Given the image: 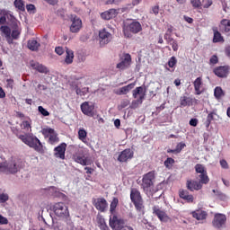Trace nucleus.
<instances>
[{"instance_id": "9", "label": "nucleus", "mask_w": 230, "mask_h": 230, "mask_svg": "<svg viewBox=\"0 0 230 230\" xmlns=\"http://www.w3.org/2000/svg\"><path fill=\"white\" fill-rule=\"evenodd\" d=\"M70 27L69 30L71 33H78L82 30V19L76 15H71L70 17Z\"/></svg>"}, {"instance_id": "63", "label": "nucleus", "mask_w": 230, "mask_h": 230, "mask_svg": "<svg viewBox=\"0 0 230 230\" xmlns=\"http://www.w3.org/2000/svg\"><path fill=\"white\" fill-rule=\"evenodd\" d=\"M152 12L155 15H157L159 13V6L153 7Z\"/></svg>"}, {"instance_id": "54", "label": "nucleus", "mask_w": 230, "mask_h": 230, "mask_svg": "<svg viewBox=\"0 0 230 230\" xmlns=\"http://www.w3.org/2000/svg\"><path fill=\"white\" fill-rule=\"evenodd\" d=\"M53 228L54 230H62L64 229V226H62V223L60 222H53Z\"/></svg>"}, {"instance_id": "30", "label": "nucleus", "mask_w": 230, "mask_h": 230, "mask_svg": "<svg viewBox=\"0 0 230 230\" xmlns=\"http://www.w3.org/2000/svg\"><path fill=\"white\" fill-rule=\"evenodd\" d=\"M75 58V52L71 50L68 48H66V58H65V63L69 65L73 64V60Z\"/></svg>"}, {"instance_id": "40", "label": "nucleus", "mask_w": 230, "mask_h": 230, "mask_svg": "<svg viewBox=\"0 0 230 230\" xmlns=\"http://www.w3.org/2000/svg\"><path fill=\"white\" fill-rule=\"evenodd\" d=\"M224 90H222V87L217 86L214 90V96L217 98V100H220V98H223L225 96Z\"/></svg>"}, {"instance_id": "27", "label": "nucleus", "mask_w": 230, "mask_h": 230, "mask_svg": "<svg viewBox=\"0 0 230 230\" xmlns=\"http://www.w3.org/2000/svg\"><path fill=\"white\" fill-rule=\"evenodd\" d=\"M202 184H205V183L200 182V178H199V181H187V188L190 191H195V190L199 191V190H202Z\"/></svg>"}, {"instance_id": "50", "label": "nucleus", "mask_w": 230, "mask_h": 230, "mask_svg": "<svg viewBox=\"0 0 230 230\" xmlns=\"http://www.w3.org/2000/svg\"><path fill=\"white\" fill-rule=\"evenodd\" d=\"M190 4L193 8H200V6H202V2H200V0H190Z\"/></svg>"}, {"instance_id": "52", "label": "nucleus", "mask_w": 230, "mask_h": 230, "mask_svg": "<svg viewBox=\"0 0 230 230\" xmlns=\"http://www.w3.org/2000/svg\"><path fill=\"white\" fill-rule=\"evenodd\" d=\"M38 111L40 113L42 114V116H49V111H48L46 109H44V107L42 106H39L38 107Z\"/></svg>"}, {"instance_id": "49", "label": "nucleus", "mask_w": 230, "mask_h": 230, "mask_svg": "<svg viewBox=\"0 0 230 230\" xmlns=\"http://www.w3.org/2000/svg\"><path fill=\"white\" fill-rule=\"evenodd\" d=\"M177 65V58L175 57H172L168 61L169 67H175Z\"/></svg>"}, {"instance_id": "35", "label": "nucleus", "mask_w": 230, "mask_h": 230, "mask_svg": "<svg viewBox=\"0 0 230 230\" xmlns=\"http://www.w3.org/2000/svg\"><path fill=\"white\" fill-rule=\"evenodd\" d=\"M180 197L183 200H187V202H193V195L188 194V191L184 190H180Z\"/></svg>"}, {"instance_id": "14", "label": "nucleus", "mask_w": 230, "mask_h": 230, "mask_svg": "<svg viewBox=\"0 0 230 230\" xmlns=\"http://www.w3.org/2000/svg\"><path fill=\"white\" fill-rule=\"evenodd\" d=\"M227 217L224 214H216L213 220V226L217 229L222 228L223 226H226Z\"/></svg>"}, {"instance_id": "8", "label": "nucleus", "mask_w": 230, "mask_h": 230, "mask_svg": "<svg viewBox=\"0 0 230 230\" xmlns=\"http://www.w3.org/2000/svg\"><path fill=\"white\" fill-rule=\"evenodd\" d=\"M110 227L113 230H121L125 226V220H123L121 217L116 216V214H113L110 216Z\"/></svg>"}, {"instance_id": "12", "label": "nucleus", "mask_w": 230, "mask_h": 230, "mask_svg": "<svg viewBox=\"0 0 230 230\" xmlns=\"http://www.w3.org/2000/svg\"><path fill=\"white\" fill-rule=\"evenodd\" d=\"M81 111L85 116L93 118L94 116V103L84 102L81 104Z\"/></svg>"}, {"instance_id": "21", "label": "nucleus", "mask_w": 230, "mask_h": 230, "mask_svg": "<svg viewBox=\"0 0 230 230\" xmlns=\"http://www.w3.org/2000/svg\"><path fill=\"white\" fill-rule=\"evenodd\" d=\"M153 211L161 222H168L170 220V217H168V215H166V212H164V210H161L160 208L155 207L153 208Z\"/></svg>"}, {"instance_id": "15", "label": "nucleus", "mask_w": 230, "mask_h": 230, "mask_svg": "<svg viewBox=\"0 0 230 230\" xmlns=\"http://www.w3.org/2000/svg\"><path fill=\"white\" fill-rule=\"evenodd\" d=\"M214 73L216 76H218L219 78H227V75H229V66H218L214 69Z\"/></svg>"}, {"instance_id": "51", "label": "nucleus", "mask_w": 230, "mask_h": 230, "mask_svg": "<svg viewBox=\"0 0 230 230\" xmlns=\"http://www.w3.org/2000/svg\"><path fill=\"white\" fill-rule=\"evenodd\" d=\"M169 44L172 46L173 51L179 50V43H177V40L172 39V40Z\"/></svg>"}, {"instance_id": "45", "label": "nucleus", "mask_w": 230, "mask_h": 230, "mask_svg": "<svg viewBox=\"0 0 230 230\" xmlns=\"http://www.w3.org/2000/svg\"><path fill=\"white\" fill-rule=\"evenodd\" d=\"M143 103V99H137L131 102V109H137Z\"/></svg>"}, {"instance_id": "25", "label": "nucleus", "mask_w": 230, "mask_h": 230, "mask_svg": "<svg viewBox=\"0 0 230 230\" xmlns=\"http://www.w3.org/2000/svg\"><path fill=\"white\" fill-rule=\"evenodd\" d=\"M191 215L196 220H206V218H208V212L202 209L192 211Z\"/></svg>"}, {"instance_id": "60", "label": "nucleus", "mask_w": 230, "mask_h": 230, "mask_svg": "<svg viewBox=\"0 0 230 230\" xmlns=\"http://www.w3.org/2000/svg\"><path fill=\"white\" fill-rule=\"evenodd\" d=\"M209 62L210 64H213V65L218 64V58L216 55H214L210 58Z\"/></svg>"}, {"instance_id": "38", "label": "nucleus", "mask_w": 230, "mask_h": 230, "mask_svg": "<svg viewBox=\"0 0 230 230\" xmlns=\"http://www.w3.org/2000/svg\"><path fill=\"white\" fill-rule=\"evenodd\" d=\"M19 24H21V22H18V24L15 26L13 25H10L11 28H13V31H12V37L13 39H19V35H21V30L19 29Z\"/></svg>"}, {"instance_id": "19", "label": "nucleus", "mask_w": 230, "mask_h": 230, "mask_svg": "<svg viewBox=\"0 0 230 230\" xmlns=\"http://www.w3.org/2000/svg\"><path fill=\"white\" fill-rule=\"evenodd\" d=\"M194 91L196 94L200 95L204 93V84H202V77H198L193 82Z\"/></svg>"}, {"instance_id": "34", "label": "nucleus", "mask_w": 230, "mask_h": 230, "mask_svg": "<svg viewBox=\"0 0 230 230\" xmlns=\"http://www.w3.org/2000/svg\"><path fill=\"white\" fill-rule=\"evenodd\" d=\"M97 224L101 230H109V226L105 223V218L102 216L97 217Z\"/></svg>"}, {"instance_id": "28", "label": "nucleus", "mask_w": 230, "mask_h": 230, "mask_svg": "<svg viewBox=\"0 0 230 230\" xmlns=\"http://www.w3.org/2000/svg\"><path fill=\"white\" fill-rule=\"evenodd\" d=\"M31 66L32 67V69H35L39 73H45V74L48 73V68L44 66V65L40 64L38 62L31 61Z\"/></svg>"}, {"instance_id": "56", "label": "nucleus", "mask_w": 230, "mask_h": 230, "mask_svg": "<svg viewBox=\"0 0 230 230\" xmlns=\"http://www.w3.org/2000/svg\"><path fill=\"white\" fill-rule=\"evenodd\" d=\"M219 163H220V166H221L222 168H224V170L229 169V164H227V161H226L225 159L220 160Z\"/></svg>"}, {"instance_id": "4", "label": "nucleus", "mask_w": 230, "mask_h": 230, "mask_svg": "<svg viewBox=\"0 0 230 230\" xmlns=\"http://www.w3.org/2000/svg\"><path fill=\"white\" fill-rule=\"evenodd\" d=\"M53 213L58 218L69 220V208L64 202H58L52 207Z\"/></svg>"}, {"instance_id": "18", "label": "nucleus", "mask_w": 230, "mask_h": 230, "mask_svg": "<svg viewBox=\"0 0 230 230\" xmlns=\"http://www.w3.org/2000/svg\"><path fill=\"white\" fill-rule=\"evenodd\" d=\"M136 86V84L132 83L126 86L120 87L117 90H114V93L118 94V96H121L123 94H128L130 91H132V88Z\"/></svg>"}, {"instance_id": "42", "label": "nucleus", "mask_w": 230, "mask_h": 230, "mask_svg": "<svg viewBox=\"0 0 230 230\" xmlns=\"http://www.w3.org/2000/svg\"><path fill=\"white\" fill-rule=\"evenodd\" d=\"M221 27L223 28L224 31L226 32L230 31V21L226 19L222 20Z\"/></svg>"}, {"instance_id": "39", "label": "nucleus", "mask_w": 230, "mask_h": 230, "mask_svg": "<svg viewBox=\"0 0 230 230\" xmlns=\"http://www.w3.org/2000/svg\"><path fill=\"white\" fill-rule=\"evenodd\" d=\"M119 203V200L118 199V198H113L110 205V213H111V215H115L114 213H116V208H118Z\"/></svg>"}, {"instance_id": "31", "label": "nucleus", "mask_w": 230, "mask_h": 230, "mask_svg": "<svg viewBox=\"0 0 230 230\" xmlns=\"http://www.w3.org/2000/svg\"><path fill=\"white\" fill-rule=\"evenodd\" d=\"M28 48L31 51H39V48H40V43L37 41V40H30L27 43Z\"/></svg>"}, {"instance_id": "43", "label": "nucleus", "mask_w": 230, "mask_h": 230, "mask_svg": "<svg viewBox=\"0 0 230 230\" xmlns=\"http://www.w3.org/2000/svg\"><path fill=\"white\" fill-rule=\"evenodd\" d=\"M14 6L18 8V10H21V12H24V2H22V0H15Z\"/></svg>"}, {"instance_id": "53", "label": "nucleus", "mask_w": 230, "mask_h": 230, "mask_svg": "<svg viewBox=\"0 0 230 230\" xmlns=\"http://www.w3.org/2000/svg\"><path fill=\"white\" fill-rule=\"evenodd\" d=\"M128 105H130V101L125 99L121 101L120 105L119 107V109H125V107H128Z\"/></svg>"}, {"instance_id": "32", "label": "nucleus", "mask_w": 230, "mask_h": 230, "mask_svg": "<svg viewBox=\"0 0 230 230\" xmlns=\"http://www.w3.org/2000/svg\"><path fill=\"white\" fill-rule=\"evenodd\" d=\"M75 163L82 164V166H89L92 164L91 160L89 158H84V156H75Z\"/></svg>"}, {"instance_id": "46", "label": "nucleus", "mask_w": 230, "mask_h": 230, "mask_svg": "<svg viewBox=\"0 0 230 230\" xmlns=\"http://www.w3.org/2000/svg\"><path fill=\"white\" fill-rule=\"evenodd\" d=\"M21 127H22V128H23L27 132H30V130L31 129V125L30 124V122L28 120H24L22 123Z\"/></svg>"}, {"instance_id": "47", "label": "nucleus", "mask_w": 230, "mask_h": 230, "mask_svg": "<svg viewBox=\"0 0 230 230\" xmlns=\"http://www.w3.org/2000/svg\"><path fill=\"white\" fill-rule=\"evenodd\" d=\"M186 146V144L180 142L179 144H177L176 148L174 149V152L176 154H180V152L182 151V149Z\"/></svg>"}, {"instance_id": "41", "label": "nucleus", "mask_w": 230, "mask_h": 230, "mask_svg": "<svg viewBox=\"0 0 230 230\" xmlns=\"http://www.w3.org/2000/svg\"><path fill=\"white\" fill-rule=\"evenodd\" d=\"M78 137L83 143H87V131L84 128L79 129Z\"/></svg>"}, {"instance_id": "6", "label": "nucleus", "mask_w": 230, "mask_h": 230, "mask_svg": "<svg viewBox=\"0 0 230 230\" xmlns=\"http://www.w3.org/2000/svg\"><path fill=\"white\" fill-rule=\"evenodd\" d=\"M6 19L9 22V26L16 27L19 24V21L15 19V16L7 10H0V24H6Z\"/></svg>"}, {"instance_id": "11", "label": "nucleus", "mask_w": 230, "mask_h": 230, "mask_svg": "<svg viewBox=\"0 0 230 230\" xmlns=\"http://www.w3.org/2000/svg\"><path fill=\"white\" fill-rule=\"evenodd\" d=\"M195 170L198 173H199V178L200 179V182L202 184H208V182H209V177L208 176V171H206V167L200 164H197L195 165Z\"/></svg>"}, {"instance_id": "61", "label": "nucleus", "mask_w": 230, "mask_h": 230, "mask_svg": "<svg viewBox=\"0 0 230 230\" xmlns=\"http://www.w3.org/2000/svg\"><path fill=\"white\" fill-rule=\"evenodd\" d=\"M189 124L190 125V127H197V125H199V119H191Z\"/></svg>"}, {"instance_id": "57", "label": "nucleus", "mask_w": 230, "mask_h": 230, "mask_svg": "<svg viewBox=\"0 0 230 230\" xmlns=\"http://www.w3.org/2000/svg\"><path fill=\"white\" fill-rule=\"evenodd\" d=\"M213 4V1L211 0H203V8H209Z\"/></svg>"}, {"instance_id": "17", "label": "nucleus", "mask_w": 230, "mask_h": 230, "mask_svg": "<svg viewBox=\"0 0 230 230\" xmlns=\"http://www.w3.org/2000/svg\"><path fill=\"white\" fill-rule=\"evenodd\" d=\"M67 145L63 143L55 148L54 155L59 159H66V148Z\"/></svg>"}, {"instance_id": "2", "label": "nucleus", "mask_w": 230, "mask_h": 230, "mask_svg": "<svg viewBox=\"0 0 230 230\" xmlns=\"http://www.w3.org/2000/svg\"><path fill=\"white\" fill-rule=\"evenodd\" d=\"M19 139L27 145V146H30V148L36 150V152L43 151L42 143H40V140L33 135H20Z\"/></svg>"}, {"instance_id": "1", "label": "nucleus", "mask_w": 230, "mask_h": 230, "mask_svg": "<svg viewBox=\"0 0 230 230\" xmlns=\"http://www.w3.org/2000/svg\"><path fill=\"white\" fill-rule=\"evenodd\" d=\"M22 168V162L19 159H11L0 163V173H17Z\"/></svg>"}, {"instance_id": "37", "label": "nucleus", "mask_w": 230, "mask_h": 230, "mask_svg": "<svg viewBox=\"0 0 230 230\" xmlns=\"http://www.w3.org/2000/svg\"><path fill=\"white\" fill-rule=\"evenodd\" d=\"M181 107H190L191 105V98L187 96H182L180 98Z\"/></svg>"}, {"instance_id": "36", "label": "nucleus", "mask_w": 230, "mask_h": 230, "mask_svg": "<svg viewBox=\"0 0 230 230\" xmlns=\"http://www.w3.org/2000/svg\"><path fill=\"white\" fill-rule=\"evenodd\" d=\"M173 32V27L169 26L167 28V31L164 36V40H166L167 43L172 42L173 40V38H172V33Z\"/></svg>"}, {"instance_id": "5", "label": "nucleus", "mask_w": 230, "mask_h": 230, "mask_svg": "<svg viewBox=\"0 0 230 230\" xmlns=\"http://www.w3.org/2000/svg\"><path fill=\"white\" fill-rule=\"evenodd\" d=\"M154 179H155L154 172H149L143 177L142 188L147 195L152 193V190H154Z\"/></svg>"}, {"instance_id": "59", "label": "nucleus", "mask_w": 230, "mask_h": 230, "mask_svg": "<svg viewBox=\"0 0 230 230\" xmlns=\"http://www.w3.org/2000/svg\"><path fill=\"white\" fill-rule=\"evenodd\" d=\"M26 8H27V12H30V13H35V5L27 4Z\"/></svg>"}, {"instance_id": "26", "label": "nucleus", "mask_w": 230, "mask_h": 230, "mask_svg": "<svg viewBox=\"0 0 230 230\" xmlns=\"http://www.w3.org/2000/svg\"><path fill=\"white\" fill-rule=\"evenodd\" d=\"M71 87L75 89L77 96H85L89 93V88L84 87L82 89L78 88V82L76 83H72Z\"/></svg>"}, {"instance_id": "7", "label": "nucleus", "mask_w": 230, "mask_h": 230, "mask_svg": "<svg viewBox=\"0 0 230 230\" xmlns=\"http://www.w3.org/2000/svg\"><path fill=\"white\" fill-rule=\"evenodd\" d=\"M130 199L137 211H143V209H145L143 198H141V192H139V190L132 189L130 192Z\"/></svg>"}, {"instance_id": "10", "label": "nucleus", "mask_w": 230, "mask_h": 230, "mask_svg": "<svg viewBox=\"0 0 230 230\" xmlns=\"http://www.w3.org/2000/svg\"><path fill=\"white\" fill-rule=\"evenodd\" d=\"M43 136L46 137H49V143L50 145H55L56 143H58V137L57 136V133L55 132V129L51 128H44L41 130Z\"/></svg>"}, {"instance_id": "58", "label": "nucleus", "mask_w": 230, "mask_h": 230, "mask_svg": "<svg viewBox=\"0 0 230 230\" xmlns=\"http://www.w3.org/2000/svg\"><path fill=\"white\" fill-rule=\"evenodd\" d=\"M64 48H62V47H56L55 48V52L57 53V55H59V56H61V55H64Z\"/></svg>"}, {"instance_id": "33", "label": "nucleus", "mask_w": 230, "mask_h": 230, "mask_svg": "<svg viewBox=\"0 0 230 230\" xmlns=\"http://www.w3.org/2000/svg\"><path fill=\"white\" fill-rule=\"evenodd\" d=\"M212 31L214 33L213 42H224V37H222V34L220 33V31H218V29L217 27H214Z\"/></svg>"}, {"instance_id": "13", "label": "nucleus", "mask_w": 230, "mask_h": 230, "mask_svg": "<svg viewBox=\"0 0 230 230\" xmlns=\"http://www.w3.org/2000/svg\"><path fill=\"white\" fill-rule=\"evenodd\" d=\"M99 40L101 46H105L112 40V34L111 32L107 31L106 29H102L99 31Z\"/></svg>"}, {"instance_id": "23", "label": "nucleus", "mask_w": 230, "mask_h": 230, "mask_svg": "<svg viewBox=\"0 0 230 230\" xmlns=\"http://www.w3.org/2000/svg\"><path fill=\"white\" fill-rule=\"evenodd\" d=\"M145 96H146V91H145L143 86L137 87L135 90H133V98L145 100Z\"/></svg>"}, {"instance_id": "16", "label": "nucleus", "mask_w": 230, "mask_h": 230, "mask_svg": "<svg viewBox=\"0 0 230 230\" xmlns=\"http://www.w3.org/2000/svg\"><path fill=\"white\" fill-rule=\"evenodd\" d=\"M132 157H134V153L132 152V150L125 149L119 155L118 161H119L120 163H127V161H128V159H132Z\"/></svg>"}, {"instance_id": "44", "label": "nucleus", "mask_w": 230, "mask_h": 230, "mask_svg": "<svg viewBox=\"0 0 230 230\" xmlns=\"http://www.w3.org/2000/svg\"><path fill=\"white\" fill-rule=\"evenodd\" d=\"M174 163H175V160H173V158L172 157H169L164 161V166L170 169L172 168V166H173Z\"/></svg>"}, {"instance_id": "55", "label": "nucleus", "mask_w": 230, "mask_h": 230, "mask_svg": "<svg viewBox=\"0 0 230 230\" xmlns=\"http://www.w3.org/2000/svg\"><path fill=\"white\" fill-rule=\"evenodd\" d=\"M8 218L0 214V226H7Z\"/></svg>"}, {"instance_id": "48", "label": "nucleus", "mask_w": 230, "mask_h": 230, "mask_svg": "<svg viewBox=\"0 0 230 230\" xmlns=\"http://www.w3.org/2000/svg\"><path fill=\"white\" fill-rule=\"evenodd\" d=\"M10 199L8 194L6 193H1L0 194V203L4 204V202H7V200Z\"/></svg>"}, {"instance_id": "24", "label": "nucleus", "mask_w": 230, "mask_h": 230, "mask_svg": "<svg viewBox=\"0 0 230 230\" xmlns=\"http://www.w3.org/2000/svg\"><path fill=\"white\" fill-rule=\"evenodd\" d=\"M130 62H132L130 55H126L124 59L117 64V69H119L120 71H123V69H127V67L130 66Z\"/></svg>"}, {"instance_id": "3", "label": "nucleus", "mask_w": 230, "mask_h": 230, "mask_svg": "<svg viewBox=\"0 0 230 230\" xmlns=\"http://www.w3.org/2000/svg\"><path fill=\"white\" fill-rule=\"evenodd\" d=\"M139 31H143V26H141L139 22L133 20L124 23L123 33L127 39H130L132 37V33L137 34Z\"/></svg>"}, {"instance_id": "64", "label": "nucleus", "mask_w": 230, "mask_h": 230, "mask_svg": "<svg viewBox=\"0 0 230 230\" xmlns=\"http://www.w3.org/2000/svg\"><path fill=\"white\" fill-rule=\"evenodd\" d=\"M120 230H134V228H132V226H124L123 228H121Z\"/></svg>"}, {"instance_id": "20", "label": "nucleus", "mask_w": 230, "mask_h": 230, "mask_svg": "<svg viewBox=\"0 0 230 230\" xmlns=\"http://www.w3.org/2000/svg\"><path fill=\"white\" fill-rule=\"evenodd\" d=\"M118 15V10L110 9L101 13L102 19L104 21H111V19H114Z\"/></svg>"}, {"instance_id": "22", "label": "nucleus", "mask_w": 230, "mask_h": 230, "mask_svg": "<svg viewBox=\"0 0 230 230\" xmlns=\"http://www.w3.org/2000/svg\"><path fill=\"white\" fill-rule=\"evenodd\" d=\"M94 206L96 209H98V211H102V212L105 211V209L109 208V204L107 203V200L103 198L97 199Z\"/></svg>"}, {"instance_id": "29", "label": "nucleus", "mask_w": 230, "mask_h": 230, "mask_svg": "<svg viewBox=\"0 0 230 230\" xmlns=\"http://www.w3.org/2000/svg\"><path fill=\"white\" fill-rule=\"evenodd\" d=\"M0 31L5 36L7 42L9 44H12V39L10 38V36L12 35V30L10 29V27H8L6 25L1 26Z\"/></svg>"}, {"instance_id": "62", "label": "nucleus", "mask_w": 230, "mask_h": 230, "mask_svg": "<svg viewBox=\"0 0 230 230\" xmlns=\"http://www.w3.org/2000/svg\"><path fill=\"white\" fill-rule=\"evenodd\" d=\"M211 121H213V113H209L207 117V125L209 127L211 124Z\"/></svg>"}]
</instances>
